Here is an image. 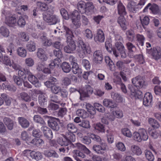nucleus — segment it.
Returning a JSON list of instances; mask_svg holds the SVG:
<instances>
[{"instance_id": "1", "label": "nucleus", "mask_w": 161, "mask_h": 161, "mask_svg": "<svg viewBox=\"0 0 161 161\" xmlns=\"http://www.w3.org/2000/svg\"><path fill=\"white\" fill-rule=\"evenodd\" d=\"M60 12L64 19L66 20L70 19L73 24L76 28L80 27L81 25L80 21V16L78 11L75 10L68 14L65 9L62 8L60 10Z\"/></svg>"}, {"instance_id": "2", "label": "nucleus", "mask_w": 161, "mask_h": 161, "mask_svg": "<svg viewBox=\"0 0 161 161\" xmlns=\"http://www.w3.org/2000/svg\"><path fill=\"white\" fill-rule=\"evenodd\" d=\"M63 28L66 32L65 36L67 38V42L68 43L67 45L64 47V51L67 53H73L76 48L75 42L72 39L74 35L69 28L64 25Z\"/></svg>"}, {"instance_id": "3", "label": "nucleus", "mask_w": 161, "mask_h": 161, "mask_svg": "<svg viewBox=\"0 0 161 161\" xmlns=\"http://www.w3.org/2000/svg\"><path fill=\"white\" fill-rule=\"evenodd\" d=\"M79 48L77 51L79 56L83 58L87 54H90L92 52L91 48L89 45L85 44L82 40H80L78 41Z\"/></svg>"}, {"instance_id": "4", "label": "nucleus", "mask_w": 161, "mask_h": 161, "mask_svg": "<svg viewBox=\"0 0 161 161\" xmlns=\"http://www.w3.org/2000/svg\"><path fill=\"white\" fill-rule=\"evenodd\" d=\"M43 18L44 21L49 25H55L60 22L58 17L55 15H51L48 12L43 13Z\"/></svg>"}, {"instance_id": "5", "label": "nucleus", "mask_w": 161, "mask_h": 161, "mask_svg": "<svg viewBox=\"0 0 161 161\" xmlns=\"http://www.w3.org/2000/svg\"><path fill=\"white\" fill-rule=\"evenodd\" d=\"M92 148L97 153L105 155L107 151L108 147L106 143L103 142L100 145H94Z\"/></svg>"}, {"instance_id": "6", "label": "nucleus", "mask_w": 161, "mask_h": 161, "mask_svg": "<svg viewBox=\"0 0 161 161\" xmlns=\"http://www.w3.org/2000/svg\"><path fill=\"white\" fill-rule=\"evenodd\" d=\"M133 84L138 89H141L146 85V80L143 77L138 76L132 79Z\"/></svg>"}, {"instance_id": "7", "label": "nucleus", "mask_w": 161, "mask_h": 161, "mask_svg": "<svg viewBox=\"0 0 161 161\" xmlns=\"http://www.w3.org/2000/svg\"><path fill=\"white\" fill-rule=\"evenodd\" d=\"M61 62L59 58H55L51 61L50 64L49 65V68L45 67L42 72L46 74H50L51 73V71L53 70L56 66L58 67Z\"/></svg>"}, {"instance_id": "8", "label": "nucleus", "mask_w": 161, "mask_h": 161, "mask_svg": "<svg viewBox=\"0 0 161 161\" xmlns=\"http://www.w3.org/2000/svg\"><path fill=\"white\" fill-rule=\"evenodd\" d=\"M50 119L47 121L49 126L53 130H58L59 129V124L60 121L58 119L49 117Z\"/></svg>"}, {"instance_id": "9", "label": "nucleus", "mask_w": 161, "mask_h": 161, "mask_svg": "<svg viewBox=\"0 0 161 161\" xmlns=\"http://www.w3.org/2000/svg\"><path fill=\"white\" fill-rule=\"evenodd\" d=\"M84 89L82 92H79L80 98L82 97H88L89 94H92L93 92L92 88L88 85H86Z\"/></svg>"}, {"instance_id": "10", "label": "nucleus", "mask_w": 161, "mask_h": 161, "mask_svg": "<svg viewBox=\"0 0 161 161\" xmlns=\"http://www.w3.org/2000/svg\"><path fill=\"white\" fill-rule=\"evenodd\" d=\"M27 75H28L29 81L32 84L34 85L36 87H39L41 84L39 82L38 79L35 76L31 74L30 71L27 70Z\"/></svg>"}, {"instance_id": "11", "label": "nucleus", "mask_w": 161, "mask_h": 161, "mask_svg": "<svg viewBox=\"0 0 161 161\" xmlns=\"http://www.w3.org/2000/svg\"><path fill=\"white\" fill-rule=\"evenodd\" d=\"M154 14H157L159 12V9L158 6L155 4H152L151 3H149L143 9V11L144 12L147 11L148 8Z\"/></svg>"}, {"instance_id": "12", "label": "nucleus", "mask_w": 161, "mask_h": 161, "mask_svg": "<svg viewBox=\"0 0 161 161\" xmlns=\"http://www.w3.org/2000/svg\"><path fill=\"white\" fill-rule=\"evenodd\" d=\"M103 56L102 51L98 50L95 51L93 54V60L96 63H101L103 60Z\"/></svg>"}, {"instance_id": "13", "label": "nucleus", "mask_w": 161, "mask_h": 161, "mask_svg": "<svg viewBox=\"0 0 161 161\" xmlns=\"http://www.w3.org/2000/svg\"><path fill=\"white\" fill-rule=\"evenodd\" d=\"M41 129L43 132L45 137L49 140H50L53 138V133L49 128L46 126L43 125L41 127Z\"/></svg>"}, {"instance_id": "14", "label": "nucleus", "mask_w": 161, "mask_h": 161, "mask_svg": "<svg viewBox=\"0 0 161 161\" xmlns=\"http://www.w3.org/2000/svg\"><path fill=\"white\" fill-rule=\"evenodd\" d=\"M151 55L155 60L160 59L161 61V49L160 47H157L153 48L152 51Z\"/></svg>"}, {"instance_id": "15", "label": "nucleus", "mask_w": 161, "mask_h": 161, "mask_svg": "<svg viewBox=\"0 0 161 161\" xmlns=\"http://www.w3.org/2000/svg\"><path fill=\"white\" fill-rule=\"evenodd\" d=\"M152 95L150 92L146 93L143 99V104L146 106H147L151 104L152 101Z\"/></svg>"}, {"instance_id": "16", "label": "nucleus", "mask_w": 161, "mask_h": 161, "mask_svg": "<svg viewBox=\"0 0 161 161\" xmlns=\"http://www.w3.org/2000/svg\"><path fill=\"white\" fill-rule=\"evenodd\" d=\"M36 55L38 58L42 61H46L47 59L45 51L42 48L38 49Z\"/></svg>"}, {"instance_id": "17", "label": "nucleus", "mask_w": 161, "mask_h": 161, "mask_svg": "<svg viewBox=\"0 0 161 161\" xmlns=\"http://www.w3.org/2000/svg\"><path fill=\"white\" fill-rule=\"evenodd\" d=\"M94 40L96 42H104L105 40L104 34L102 30L98 29L97 31V35L94 37Z\"/></svg>"}, {"instance_id": "18", "label": "nucleus", "mask_w": 161, "mask_h": 161, "mask_svg": "<svg viewBox=\"0 0 161 161\" xmlns=\"http://www.w3.org/2000/svg\"><path fill=\"white\" fill-rule=\"evenodd\" d=\"M43 154L47 158H57L59 157V155L54 150H46L44 151Z\"/></svg>"}, {"instance_id": "19", "label": "nucleus", "mask_w": 161, "mask_h": 161, "mask_svg": "<svg viewBox=\"0 0 161 161\" xmlns=\"http://www.w3.org/2000/svg\"><path fill=\"white\" fill-rule=\"evenodd\" d=\"M117 10L118 14L120 16H125L127 14L125 6L120 1L118 3Z\"/></svg>"}, {"instance_id": "20", "label": "nucleus", "mask_w": 161, "mask_h": 161, "mask_svg": "<svg viewBox=\"0 0 161 161\" xmlns=\"http://www.w3.org/2000/svg\"><path fill=\"white\" fill-rule=\"evenodd\" d=\"M117 22L123 30H125L127 29V23L124 16H120L118 17Z\"/></svg>"}, {"instance_id": "21", "label": "nucleus", "mask_w": 161, "mask_h": 161, "mask_svg": "<svg viewBox=\"0 0 161 161\" xmlns=\"http://www.w3.org/2000/svg\"><path fill=\"white\" fill-rule=\"evenodd\" d=\"M136 3L133 1H130L127 5V8L130 12L136 13L138 10Z\"/></svg>"}, {"instance_id": "22", "label": "nucleus", "mask_w": 161, "mask_h": 161, "mask_svg": "<svg viewBox=\"0 0 161 161\" xmlns=\"http://www.w3.org/2000/svg\"><path fill=\"white\" fill-rule=\"evenodd\" d=\"M93 3L91 2H88L86 3V5L85 8L84 13L87 15L91 14L94 8Z\"/></svg>"}, {"instance_id": "23", "label": "nucleus", "mask_w": 161, "mask_h": 161, "mask_svg": "<svg viewBox=\"0 0 161 161\" xmlns=\"http://www.w3.org/2000/svg\"><path fill=\"white\" fill-rule=\"evenodd\" d=\"M18 120L19 124L22 128H25L29 127L30 123L25 118L19 117L18 118Z\"/></svg>"}, {"instance_id": "24", "label": "nucleus", "mask_w": 161, "mask_h": 161, "mask_svg": "<svg viewBox=\"0 0 161 161\" xmlns=\"http://www.w3.org/2000/svg\"><path fill=\"white\" fill-rule=\"evenodd\" d=\"M47 96L45 94H41L38 97V102L41 106H44L47 105Z\"/></svg>"}, {"instance_id": "25", "label": "nucleus", "mask_w": 161, "mask_h": 161, "mask_svg": "<svg viewBox=\"0 0 161 161\" xmlns=\"http://www.w3.org/2000/svg\"><path fill=\"white\" fill-rule=\"evenodd\" d=\"M16 22V18L14 16H8L6 18L5 23L9 26H14Z\"/></svg>"}, {"instance_id": "26", "label": "nucleus", "mask_w": 161, "mask_h": 161, "mask_svg": "<svg viewBox=\"0 0 161 161\" xmlns=\"http://www.w3.org/2000/svg\"><path fill=\"white\" fill-rule=\"evenodd\" d=\"M57 81V80L56 78L52 76L49 78L48 80L45 82L44 84L47 87L51 88L56 84Z\"/></svg>"}, {"instance_id": "27", "label": "nucleus", "mask_w": 161, "mask_h": 161, "mask_svg": "<svg viewBox=\"0 0 161 161\" xmlns=\"http://www.w3.org/2000/svg\"><path fill=\"white\" fill-rule=\"evenodd\" d=\"M26 47L27 50L28 52H33L36 49V43L33 41H30L26 44Z\"/></svg>"}, {"instance_id": "28", "label": "nucleus", "mask_w": 161, "mask_h": 161, "mask_svg": "<svg viewBox=\"0 0 161 161\" xmlns=\"http://www.w3.org/2000/svg\"><path fill=\"white\" fill-rule=\"evenodd\" d=\"M130 62V61L128 59L120 60L117 62L116 65L119 69L122 70L125 68V64H129Z\"/></svg>"}, {"instance_id": "29", "label": "nucleus", "mask_w": 161, "mask_h": 161, "mask_svg": "<svg viewBox=\"0 0 161 161\" xmlns=\"http://www.w3.org/2000/svg\"><path fill=\"white\" fill-rule=\"evenodd\" d=\"M103 105L107 107L114 108L116 107V104L111 100L105 99L103 101Z\"/></svg>"}, {"instance_id": "30", "label": "nucleus", "mask_w": 161, "mask_h": 161, "mask_svg": "<svg viewBox=\"0 0 161 161\" xmlns=\"http://www.w3.org/2000/svg\"><path fill=\"white\" fill-rule=\"evenodd\" d=\"M3 122L9 130H11L13 129L14 122L12 120L6 117L4 119Z\"/></svg>"}, {"instance_id": "31", "label": "nucleus", "mask_w": 161, "mask_h": 161, "mask_svg": "<svg viewBox=\"0 0 161 161\" xmlns=\"http://www.w3.org/2000/svg\"><path fill=\"white\" fill-rule=\"evenodd\" d=\"M31 157L37 161L41 159L42 157V153L38 151H32L31 152Z\"/></svg>"}, {"instance_id": "32", "label": "nucleus", "mask_w": 161, "mask_h": 161, "mask_svg": "<svg viewBox=\"0 0 161 161\" xmlns=\"http://www.w3.org/2000/svg\"><path fill=\"white\" fill-rule=\"evenodd\" d=\"M66 129L69 133H76L77 130V127L73 123H70L67 124L66 126Z\"/></svg>"}, {"instance_id": "33", "label": "nucleus", "mask_w": 161, "mask_h": 161, "mask_svg": "<svg viewBox=\"0 0 161 161\" xmlns=\"http://www.w3.org/2000/svg\"><path fill=\"white\" fill-rule=\"evenodd\" d=\"M142 140L147 141L148 139V136L146 130L143 128H140L138 130Z\"/></svg>"}, {"instance_id": "34", "label": "nucleus", "mask_w": 161, "mask_h": 161, "mask_svg": "<svg viewBox=\"0 0 161 161\" xmlns=\"http://www.w3.org/2000/svg\"><path fill=\"white\" fill-rule=\"evenodd\" d=\"M130 150L134 155H140L142 153V151L140 147L136 145H133L131 147Z\"/></svg>"}, {"instance_id": "35", "label": "nucleus", "mask_w": 161, "mask_h": 161, "mask_svg": "<svg viewBox=\"0 0 161 161\" xmlns=\"http://www.w3.org/2000/svg\"><path fill=\"white\" fill-rule=\"evenodd\" d=\"M40 39L41 40L42 42L43 46H49L52 44V41L51 40H49L47 37L43 35L41 36Z\"/></svg>"}, {"instance_id": "36", "label": "nucleus", "mask_w": 161, "mask_h": 161, "mask_svg": "<svg viewBox=\"0 0 161 161\" xmlns=\"http://www.w3.org/2000/svg\"><path fill=\"white\" fill-rule=\"evenodd\" d=\"M74 147L77 148L81 151H84L88 154L90 153V151L85 146L80 143H77L74 144Z\"/></svg>"}, {"instance_id": "37", "label": "nucleus", "mask_w": 161, "mask_h": 161, "mask_svg": "<svg viewBox=\"0 0 161 161\" xmlns=\"http://www.w3.org/2000/svg\"><path fill=\"white\" fill-rule=\"evenodd\" d=\"M30 143L37 147L42 146L44 143V141L41 138H35L32 140Z\"/></svg>"}, {"instance_id": "38", "label": "nucleus", "mask_w": 161, "mask_h": 161, "mask_svg": "<svg viewBox=\"0 0 161 161\" xmlns=\"http://www.w3.org/2000/svg\"><path fill=\"white\" fill-rule=\"evenodd\" d=\"M140 18L141 24L143 28H145V26L147 25L149 23V18L147 16L142 15L140 16Z\"/></svg>"}, {"instance_id": "39", "label": "nucleus", "mask_w": 161, "mask_h": 161, "mask_svg": "<svg viewBox=\"0 0 161 161\" xmlns=\"http://www.w3.org/2000/svg\"><path fill=\"white\" fill-rule=\"evenodd\" d=\"M18 55L22 58L25 57L27 54L26 50L25 48L22 47H18L17 50Z\"/></svg>"}, {"instance_id": "40", "label": "nucleus", "mask_w": 161, "mask_h": 161, "mask_svg": "<svg viewBox=\"0 0 161 161\" xmlns=\"http://www.w3.org/2000/svg\"><path fill=\"white\" fill-rule=\"evenodd\" d=\"M127 38L128 40L132 42L134 41L135 37V33L133 30L130 29L127 30L126 32Z\"/></svg>"}, {"instance_id": "41", "label": "nucleus", "mask_w": 161, "mask_h": 161, "mask_svg": "<svg viewBox=\"0 0 161 161\" xmlns=\"http://www.w3.org/2000/svg\"><path fill=\"white\" fill-rule=\"evenodd\" d=\"M86 3L83 1H79L77 4V7L79 11L81 14H84Z\"/></svg>"}, {"instance_id": "42", "label": "nucleus", "mask_w": 161, "mask_h": 161, "mask_svg": "<svg viewBox=\"0 0 161 161\" xmlns=\"http://www.w3.org/2000/svg\"><path fill=\"white\" fill-rule=\"evenodd\" d=\"M0 33L3 37H8L9 36L10 32L9 30L5 26H2L0 29Z\"/></svg>"}, {"instance_id": "43", "label": "nucleus", "mask_w": 161, "mask_h": 161, "mask_svg": "<svg viewBox=\"0 0 161 161\" xmlns=\"http://www.w3.org/2000/svg\"><path fill=\"white\" fill-rule=\"evenodd\" d=\"M125 46L127 48L128 52L130 53H133L136 50V47L131 42H127Z\"/></svg>"}, {"instance_id": "44", "label": "nucleus", "mask_w": 161, "mask_h": 161, "mask_svg": "<svg viewBox=\"0 0 161 161\" xmlns=\"http://www.w3.org/2000/svg\"><path fill=\"white\" fill-rule=\"evenodd\" d=\"M51 100L54 102L60 104L62 107H64L65 105V103L62 102L61 100L58 98V97L56 95H54L51 96Z\"/></svg>"}, {"instance_id": "45", "label": "nucleus", "mask_w": 161, "mask_h": 161, "mask_svg": "<svg viewBox=\"0 0 161 161\" xmlns=\"http://www.w3.org/2000/svg\"><path fill=\"white\" fill-rule=\"evenodd\" d=\"M36 5L38 8L43 11H45L48 9V5L45 3L41 2H37Z\"/></svg>"}, {"instance_id": "46", "label": "nucleus", "mask_w": 161, "mask_h": 161, "mask_svg": "<svg viewBox=\"0 0 161 161\" xmlns=\"http://www.w3.org/2000/svg\"><path fill=\"white\" fill-rule=\"evenodd\" d=\"M59 144L62 146H67L69 144L66 135L64 136L63 138H60L58 141Z\"/></svg>"}, {"instance_id": "47", "label": "nucleus", "mask_w": 161, "mask_h": 161, "mask_svg": "<svg viewBox=\"0 0 161 161\" xmlns=\"http://www.w3.org/2000/svg\"><path fill=\"white\" fill-rule=\"evenodd\" d=\"M148 122L154 128H158L160 127V125L158 122L153 118H149L148 119Z\"/></svg>"}, {"instance_id": "48", "label": "nucleus", "mask_w": 161, "mask_h": 161, "mask_svg": "<svg viewBox=\"0 0 161 161\" xmlns=\"http://www.w3.org/2000/svg\"><path fill=\"white\" fill-rule=\"evenodd\" d=\"M33 120L35 122L43 125L46 124L43 118L38 115H36L34 116Z\"/></svg>"}, {"instance_id": "49", "label": "nucleus", "mask_w": 161, "mask_h": 161, "mask_svg": "<svg viewBox=\"0 0 161 161\" xmlns=\"http://www.w3.org/2000/svg\"><path fill=\"white\" fill-rule=\"evenodd\" d=\"M63 71L65 73H68L71 70V68L69 64L66 62H64L62 65Z\"/></svg>"}, {"instance_id": "50", "label": "nucleus", "mask_w": 161, "mask_h": 161, "mask_svg": "<svg viewBox=\"0 0 161 161\" xmlns=\"http://www.w3.org/2000/svg\"><path fill=\"white\" fill-rule=\"evenodd\" d=\"M130 92L131 95L136 97H139L142 96V92L139 91H138L136 90H135L133 87L130 88Z\"/></svg>"}, {"instance_id": "51", "label": "nucleus", "mask_w": 161, "mask_h": 161, "mask_svg": "<svg viewBox=\"0 0 161 161\" xmlns=\"http://www.w3.org/2000/svg\"><path fill=\"white\" fill-rule=\"evenodd\" d=\"M111 96L112 98L118 102L122 101V97L117 93H111Z\"/></svg>"}, {"instance_id": "52", "label": "nucleus", "mask_w": 161, "mask_h": 161, "mask_svg": "<svg viewBox=\"0 0 161 161\" xmlns=\"http://www.w3.org/2000/svg\"><path fill=\"white\" fill-rule=\"evenodd\" d=\"M20 97L22 100L27 102H30L31 100L30 96L25 92H22L20 94Z\"/></svg>"}, {"instance_id": "53", "label": "nucleus", "mask_w": 161, "mask_h": 161, "mask_svg": "<svg viewBox=\"0 0 161 161\" xmlns=\"http://www.w3.org/2000/svg\"><path fill=\"white\" fill-rule=\"evenodd\" d=\"M136 38L137 41L139 43V45L143 46L145 40L144 36L142 35L137 34L136 35Z\"/></svg>"}, {"instance_id": "54", "label": "nucleus", "mask_w": 161, "mask_h": 161, "mask_svg": "<svg viewBox=\"0 0 161 161\" xmlns=\"http://www.w3.org/2000/svg\"><path fill=\"white\" fill-rule=\"evenodd\" d=\"M74 133H68L66 134L67 139L70 143L71 142H74L76 140L75 136L73 134Z\"/></svg>"}, {"instance_id": "55", "label": "nucleus", "mask_w": 161, "mask_h": 161, "mask_svg": "<svg viewBox=\"0 0 161 161\" xmlns=\"http://www.w3.org/2000/svg\"><path fill=\"white\" fill-rule=\"evenodd\" d=\"M86 108L87 111L92 114H94L96 113V110L95 108L89 103H87L86 105Z\"/></svg>"}, {"instance_id": "56", "label": "nucleus", "mask_w": 161, "mask_h": 161, "mask_svg": "<svg viewBox=\"0 0 161 161\" xmlns=\"http://www.w3.org/2000/svg\"><path fill=\"white\" fill-rule=\"evenodd\" d=\"M113 115H114L116 118L120 119L123 116V113L122 110L120 109H117L113 112Z\"/></svg>"}, {"instance_id": "57", "label": "nucleus", "mask_w": 161, "mask_h": 161, "mask_svg": "<svg viewBox=\"0 0 161 161\" xmlns=\"http://www.w3.org/2000/svg\"><path fill=\"white\" fill-rule=\"evenodd\" d=\"M21 138L23 140L25 141L27 143L30 142L31 139L27 133L25 131L22 132L21 134Z\"/></svg>"}, {"instance_id": "58", "label": "nucleus", "mask_w": 161, "mask_h": 161, "mask_svg": "<svg viewBox=\"0 0 161 161\" xmlns=\"http://www.w3.org/2000/svg\"><path fill=\"white\" fill-rule=\"evenodd\" d=\"M114 75L115 76L114 79V82L119 85H120L122 83H121V79L120 76L118 73L115 72L114 73Z\"/></svg>"}, {"instance_id": "59", "label": "nucleus", "mask_w": 161, "mask_h": 161, "mask_svg": "<svg viewBox=\"0 0 161 161\" xmlns=\"http://www.w3.org/2000/svg\"><path fill=\"white\" fill-rule=\"evenodd\" d=\"M77 114L83 118H86L87 116L86 112L83 109L78 110L76 111Z\"/></svg>"}, {"instance_id": "60", "label": "nucleus", "mask_w": 161, "mask_h": 161, "mask_svg": "<svg viewBox=\"0 0 161 161\" xmlns=\"http://www.w3.org/2000/svg\"><path fill=\"white\" fill-rule=\"evenodd\" d=\"M23 78V77L21 78L20 77L16 75L13 76V79L14 82L19 86H21L22 85V82L24 81Z\"/></svg>"}, {"instance_id": "61", "label": "nucleus", "mask_w": 161, "mask_h": 161, "mask_svg": "<svg viewBox=\"0 0 161 161\" xmlns=\"http://www.w3.org/2000/svg\"><path fill=\"white\" fill-rule=\"evenodd\" d=\"M145 156L147 159L149 161H153L154 158L153 155L150 151H146Z\"/></svg>"}, {"instance_id": "62", "label": "nucleus", "mask_w": 161, "mask_h": 161, "mask_svg": "<svg viewBox=\"0 0 161 161\" xmlns=\"http://www.w3.org/2000/svg\"><path fill=\"white\" fill-rule=\"evenodd\" d=\"M94 106L95 109H96L99 112L102 113L105 112V108L102 105L97 103H95L94 104Z\"/></svg>"}, {"instance_id": "63", "label": "nucleus", "mask_w": 161, "mask_h": 161, "mask_svg": "<svg viewBox=\"0 0 161 161\" xmlns=\"http://www.w3.org/2000/svg\"><path fill=\"white\" fill-rule=\"evenodd\" d=\"M158 132L154 129H152L149 131V133L152 137L154 139H156L159 136Z\"/></svg>"}, {"instance_id": "64", "label": "nucleus", "mask_w": 161, "mask_h": 161, "mask_svg": "<svg viewBox=\"0 0 161 161\" xmlns=\"http://www.w3.org/2000/svg\"><path fill=\"white\" fill-rule=\"evenodd\" d=\"M123 134L128 137H131L132 134L130 130L127 128L123 129L121 130Z\"/></svg>"}]
</instances>
